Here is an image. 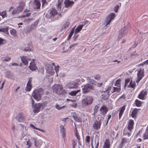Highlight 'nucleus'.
<instances>
[{"mask_svg": "<svg viewBox=\"0 0 148 148\" xmlns=\"http://www.w3.org/2000/svg\"><path fill=\"white\" fill-rule=\"evenodd\" d=\"M44 91L42 88H39L35 90L32 94L34 98L37 100H39L41 99V96L43 94Z\"/></svg>", "mask_w": 148, "mask_h": 148, "instance_id": "nucleus-1", "label": "nucleus"}, {"mask_svg": "<svg viewBox=\"0 0 148 148\" xmlns=\"http://www.w3.org/2000/svg\"><path fill=\"white\" fill-rule=\"evenodd\" d=\"M53 92H55L58 95L63 94V89L62 85L55 84L52 87Z\"/></svg>", "mask_w": 148, "mask_h": 148, "instance_id": "nucleus-2", "label": "nucleus"}, {"mask_svg": "<svg viewBox=\"0 0 148 148\" xmlns=\"http://www.w3.org/2000/svg\"><path fill=\"white\" fill-rule=\"evenodd\" d=\"M95 87L92 85L89 84H86L84 85L83 88H82V92L84 94L88 93L91 90H94Z\"/></svg>", "mask_w": 148, "mask_h": 148, "instance_id": "nucleus-3", "label": "nucleus"}, {"mask_svg": "<svg viewBox=\"0 0 148 148\" xmlns=\"http://www.w3.org/2000/svg\"><path fill=\"white\" fill-rule=\"evenodd\" d=\"M92 97L90 96L85 97L82 100V103L83 106H86L91 104L93 101Z\"/></svg>", "mask_w": 148, "mask_h": 148, "instance_id": "nucleus-4", "label": "nucleus"}, {"mask_svg": "<svg viewBox=\"0 0 148 148\" xmlns=\"http://www.w3.org/2000/svg\"><path fill=\"white\" fill-rule=\"evenodd\" d=\"M115 16L116 15L114 13H111L110 14L106 20L105 22V23H106V26L110 24L111 22L114 19Z\"/></svg>", "mask_w": 148, "mask_h": 148, "instance_id": "nucleus-5", "label": "nucleus"}, {"mask_svg": "<svg viewBox=\"0 0 148 148\" xmlns=\"http://www.w3.org/2000/svg\"><path fill=\"white\" fill-rule=\"evenodd\" d=\"M144 70L143 69H140L138 71L137 73L138 79L136 82L138 83L142 79L144 76Z\"/></svg>", "mask_w": 148, "mask_h": 148, "instance_id": "nucleus-6", "label": "nucleus"}, {"mask_svg": "<svg viewBox=\"0 0 148 148\" xmlns=\"http://www.w3.org/2000/svg\"><path fill=\"white\" fill-rule=\"evenodd\" d=\"M32 140L34 141L35 146L38 148H40L42 144V142L41 140H38L35 138H33Z\"/></svg>", "mask_w": 148, "mask_h": 148, "instance_id": "nucleus-7", "label": "nucleus"}, {"mask_svg": "<svg viewBox=\"0 0 148 148\" xmlns=\"http://www.w3.org/2000/svg\"><path fill=\"white\" fill-rule=\"evenodd\" d=\"M77 84L74 82H70L67 85V86L70 89H74L77 87Z\"/></svg>", "mask_w": 148, "mask_h": 148, "instance_id": "nucleus-8", "label": "nucleus"}, {"mask_svg": "<svg viewBox=\"0 0 148 148\" xmlns=\"http://www.w3.org/2000/svg\"><path fill=\"white\" fill-rule=\"evenodd\" d=\"M108 111V108L104 105L102 106L100 109V111L101 112L100 114L103 115H104L106 114Z\"/></svg>", "mask_w": 148, "mask_h": 148, "instance_id": "nucleus-9", "label": "nucleus"}, {"mask_svg": "<svg viewBox=\"0 0 148 148\" xmlns=\"http://www.w3.org/2000/svg\"><path fill=\"white\" fill-rule=\"evenodd\" d=\"M42 107V104L40 103L36 104L34 108V113L38 112Z\"/></svg>", "mask_w": 148, "mask_h": 148, "instance_id": "nucleus-10", "label": "nucleus"}, {"mask_svg": "<svg viewBox=\"0 0 148 148\" xmlns=\"http://www.w3.org/2000/svg\"><path fill=\"white\" fill-rule=\"evenodd\" d=\"M110 88L109 87L108 90H106V91L104 92V93L102 95V98L104 100H106L108 99L110 91L109 90L110 89Z\"/></svg>", "mask_w": 148, "mask_h": 148, "instance_id": "nucleus-11", "label": "nucleus"}, {"mask_svg": "<svg viewBox=\"0 0 148 148\" xmlns=\"http://www.w3.org/2000/svg\"><path fill=\"white\" fill-rule=\"evenodd\" d=\"M33 6L35 9H38L40 8V0H35L33 3Z\"/></svg>", "mask_w": 148, "mask_h": 148, "instance_id": "nucleus-12", "label": "nucleus"}, {"mask_svg": "<svg viewBox=\"0 0 148 148\" xmlns=\"http://www.w3.org/2000/svg\"><path fill=\"white\" fill-rule=\"evenodd\" d=\"M101 125L100 121H96L93 124V127L95 129L97 130L100 128Z\"/></svg>", "mask_w": 148, "mask_h": 148, "instance_id": "nucleus-13", "label": "nucleus"}, {"mask_svg": "<svg viewBox=\"0 0 148 148\" xmlns=\"http://www.w3.org/2000/svg\"><path fill=\"white\" fill-rule=\"evenodd\" d=\"M64 3L66 7H71L74 4V2L73 1H71L69 0H65Z\"/></svg>", "mask_w": 148, "mask_h": 148, "instance_id": "nucleus-14", "label": "nucleus"}, {"mask_svg": "<svg viewBox=\"0 0 148 148\" xmlns=\"http://www.w3.org/2000/svg\"><path fill=\"white\" fill-rule=\"evenodd\" d=\"M29 67L30 69L32 71H34L37 68L36 64L34 61H32L30 63V65Z\"/></svg>", "mask_w": 148, "mask_h": 148, "instance_id": "nucleus-15", "label": "nucleus"}, {"mask_svg": "<svg viewBox=\"0 0 148 148\" xmlns=\"http://www.w3.org/2000/svg\"><path fill=\"white\" fill-rule=\"evenodd\" d=\"M147 94V91H142L140 94L139 95L138 97L140 99L144 100L145 99V96Z\"/></svg>", "mask_w": 148, "mask_h": 148, "instance_id": "nucleus-16", "label": "nucleus"}, {"mask_svg": "<svg viewBox=\"0 0 148 148\" xmlns=\"http://www.w3.org/2000/svg\"><path fill=\"white\" fill-rule=\"evenodd\" d=\"M134 124V121L130 120L127 126V128L129 130L131 131L133 129Z\"/></svg>", "mask_w": 148, "mask_h": 148, "instance_id": "nucleus-17", "label": "nucleus"}, {"mask_svg": "<svg viewBox=\"0 0 148 148\" xmlns=\"http://www.w3.org/2000/svg\"><path fill=\"white\" fill-rule=\"evenodd\" d=\"M125 109V105L121 107L120 108V112L119 114V119H120L123 114Z\"/></svg>", "mask_w": 148, "mask_h": 148, "instance_id": "nucleus-18", "label": "nucleus"}, {"mask_svg": "<svg viewBox=\"0 0 148 148\" xmlns=\"http://www.w3.org/2000/svg\"><path fill=\"white\" fill-rule=\"evenodd\" d=\"M16 118L19 122H23L24 120V116L21 114H19L17 116Z\"/></svg>", "mask_w": 148, "mask_h": 148, "instance_id": "nucleus-19", "label": "nucleus"}, {"mask_svg": "<svg viewBox=\"0 0 148 148\" xmlns=\"http://www.w3.org/2000/svg\"><path fill=\"white\" fill-rule=\"evenodd\" d=\"M110 142L109 140L106 139L104 142V144L103 146V148H110Z\"/></svg>", "mask_w": 148, "mask_h": 148, "instance_id": "nucleus-20", "label": "nucleus"}, {"mask_svg": "<svg viewBox=\"0 0 148 148\" xmlns=\"http://www.w3.org/2000/svg\"><path fill=\"white\" fill-rule=\"evenodd\" d=\"M73 117L74 118V119L76 121L78 122H81L82 121L81 119L75 113H73Z\"/></svg>", "mask_w": 148, "mask_h": 148, "instance_id": "nucleus-21", "label": "nucleus"}, {"mask_svg": "<svg viewBox=\"0 0 148 148\" xmlns=\"http://www.w3.org/2000/svg\"><path fill=\"white\" fill-rule=\"evenodd\" d=\"M21 59L22 62L25 65H27L28 64V61L27 57L26 56H23L21 57Z\"/></svg>", "mask_w": 148, "mask_h": 148, "instance_id": "nucleus-22", "label": "nucleus"}, {"mask_svg": "<svg viewBox=\"0 0 148 148\" xmlns=\"http://www.w3.org/2000/svg\"><path fill=\"white\" fill-rule=\"evenodd\" d=\"M62 0H58V3H56L57 8L58 10H60L61 9V5L62 3Z\"/></svg>", "mask_w": 148, "mask_h": 148, "instance_id": "nucleus-23", "label": "nucleus"}, {"mask_svg": "<svg viewBox=\"0 0 148 148\" xmlns=\"http://www.w3.org/2000/svg\"><path fill=\"white\" fill-rule=\"evenodd\" d=\"M138 112V110L136 108H135L133 110L132 112L131 115L133 118H135L136 117V114Z\"/></svg>", "mask_w": 148, "mask_h": 148, "instance_id": "nucleus-24", "label": "nucleus"}, {"mask_svg": "<svg viewBox=\"0 0 148 148\" xmlns=\"http://www.w3.org/2000/svg\"><path fill=\"white\" fill-rule=\"evenodd\" d=\"M83 26V25H82L78 26L75 29V34L78 33L82 29Z\"/></svg>", "mask_w": 148, "mask_h": 148, "instance_id": "nucleus-25", "label": "nucleus"}, {"mask_svg": "<svg viewBox=\"0 0 148 148\" xmlns=\"http://www.w3.org/2000/svg\"><path fill=\"white\" fill-rule=\"evenodd\" d=\"M114 90L112 92V93H114L116 92H119L121 90V86H115L113 87Z\"/></svg>", "mask_w": 148, "mask_h": 148, "instance_id": "nucleus-26", "label": "nucleus"}, {"mask_svg": "<svg viewBox=\"0 0 148 148\" xmlns=\"http://www.w3.org/2000/svg\"><path fill=\"white\" fill-rule=\"evenodd\" d=\"M8 28L7 27H5V28H0V32H3L7 34H9L8 32Z\"/></svg>", "mask_w": 148, "mask_h": 148, "instance_id": "nucleus-27", "label": "nucleus"}, {"mask_svg": "<svg viewBox=\"0 0 148 148\" xmlns=\"http://www.w3.org/2000/svg\"><path fill=\"white\" fill-rule=\"evenodd\" d=\"M80 91L79 90H74L70 92L69 93V94L71 95L74 96H75L76 94Z\"/></svg>", "mask_w": 148, "mask_h": 148, "instance_id": "nucleus-28", "label": "nucleus"}, {"mask_svg": "<svg viewBox=\"0 0 148 148\" xmlns=\"http://www.w3.org/2000/svg\"><path fill=\"white\" fill-rule=\"evenodd\" d=\"M58 13L56 10L54 9H52L51 10L50 14L53 16H54L55 15L57 14Z\"/></svg>", "mask_w": 148, "mask_h": 148, "instance_id": "nucleus-29", "label": "nucleus"}, {"mask_svg": "<svg viewBox=\"0 0 148 148\" xmlns=\"http://www.w3.org/2000/svg\"><path fill=\"white\" fill-rule=\"evenodd\" d=\"M143 137L144 140L148 139V128H147L145 132L143 135Z\"/></svg>", "mask_w": 148, "mask_h": 148, "instance_id": "nucleus-30", "label": "nucleus"}, {"mask_svg": "<svg viewBox=\"0 0 148 148\" xmlns=\"http://www.w3.org/2000/svg\"><path fill=\"white\" fill-rule=\"evenodd\" d=\"M30 126L31 127L33 128V129L38 130L40 131L43 132H45V131L44 130L37 128L36 127H35L32 124H31L30 125Z\"/></svg>", "mask_w": 148, "mask_h": 148, "instance_id": "nucleus-31", "label": "nucleus"}, {"mask_svg": "<svg viewBox=\"0 0 148 148\" xmlns=\"http://www.w3.org/2000/svg\"><path fill=\"white\" fill-rule=\"evenodd\" d=\"M130 87L133 88H134L136 86V83L135 82H132L131 81L130 83V85L129 86Z\"/></svg>", "mask_w": 148, "mask_h": 148, "instance_id": "nucleus-32", "label": "nucleus"}, {"mask_svg": "<svg viewBox=\"0 0 148 148\" xmlns=\"http://www.w3.org/2000/svg\"><path fill=\"white\" fill-rule=\"evenodd\" d=\"M25 13V14H24V15H21V16H19V18H24L26 16H29L31 14V13H30V11H29V12H26Z\"/></svg>", "mask_w": 148, "mask_h": 148, "instance_id": "nucleus-33", "label": "nucleus"}, {"mask_svg": "<svg viewBox=\"0 0 148 148\" xmlns=\"http://www.w3.org/2000/svg\"><path fill=\"white\" fill-rule=\"evenodd\" d=\"M32 88L31 84H27V86L26 88V91H30Z\"/></svg>", "mask_w": 148, "mask_h": 148, "instance_id": "nucleus-34", "label": "nucleus"}, {"mask_svg": "<svg viewBox=\"0 0 148 148\" xmlns=\"http://www.w3.org/2000/svg\"><path fill=\"white\" fill-rule=\"evenodd\" d=\"M136 104L137 106L140 107L141 105V102L139 100L136 99L135 101Z\"/></svg>", "mask_w": 148, "mask_h": 148, "instance_id": "nucleus-35", "label": "nucleus"}, {"mask_svg": "<svg viewBox=\"0 0 148 148\" xmlns=\"http://www.w3.org/2000/svg\"><path fill=\"white\" fill-rule=\"evenodd\" d=\"M6 76L8 78H11L12 77V75L10 72L8 71L6 73Z\"/></svg>", "mask_w": 148, "mask_h": 148, "instance_id": "nucleus-36", "label": "nucleus"}, {"mask_svg": "<svg viewBox=\"0 0 148 148\" xmlns=\"http://www.w3.org/2000/svg\"><path fill=\"white\" fill-rule=\"evenodd\" d=\"M125 29V28H123L121 29L120 31V35H122V36H123L124 34H125L127 33L125 31H124Z\"/></svg>", "mask_w": 148, "mask_h": 148, "instance_id": "nucleus-37", "label": "nucleus"}, {"mask_svg": "<svg viewBox=\"0 0 148 148\" xmlns=\"http://www.w3.org/2000/svg\"><path fill=\"white\" fill-rule=\"evenodd\" d=\"M6 14V11H3L2 12H0V15L3 18L5 17Z\"/></svg>", "mask_w": 148, "mask_h": 148, "instance_id": "nucleus-38", "label": "nucleus"}, {"mask_svg": "<svg viewBox=\"0 0 148 148\" xmlns=\"http://www.w3.org/2000/svg\"><path fill=\"white\" fill-rule=\"evenodd\" d=\"M75 136L76 137H77V139L78 140H79L80 139V136H79L78 132L77 130V129L76 128H75Z\"/></svg>", "mask_w": 148, "mask_h": 148, "instance_id": "nucleus-39", "label": "nucleus"}, {"mask_svg": "<svg viewBox=\"0 0 148 148\" xmlns=\"http://www.w3.org/2000/svg\"><path fill=\"white\" fill-rule=\"evenodd\" d=\"M77 45V43L72 44L70 47H69V49H67L66 50L64 51V52H67L69 50H70V49H71V48H72V47H73L74 46H76Z\"/></svg>", "mask_w": 148, "mask_h": 148, "instance_id": "nucleus-40", "label": "nucleus"}, {"mask_svg": "<svg viewBox=\"0 0 148 148\" xmlns=\"http://www.w3.org/2000/svg\"><path fill=\"white\" fill-rule=\"evenodd\" d=\"M10 33L11 35L15 36L16 34V31L14 29H12L10 30Z\"/></svg>", "mask_w": 148, "mask_h": 148, "instance_id": "nucleus-41", "label": "nucleus"}, {"mask_svg": "<svg viewBox=\"0 0 148 148\" xmlns=\"http://www.w3.org/2000/svg\"><path fill=\"white\" fill-rule=\"evenodd\" d=\"M99 108V107L97 105H96L95 106V108L94 109V112L93 114V115L95 116V115L96 113H97V110Z\"/></svg>", "mask_w": 148, "mask_h": 148, "instance_id": "nucleus-42", "label": "nucleus"}, {"mask_svg": "<svg viewBox=\"0 0 148 148\" xmlns=\"http://www.w3.org/2000/svg\"><path fill=\"white\" fill-rule=\"evenodd\" d=\"M16 8L18 13L21 12L23 10V8L21 6H19Z\"/></svg>", "mask_w": 148, "mask_h": 148, "instance_id": "nucleus-43", "label": "nucleus"}, {"mask_svg": "<svg viewBox=\"0 0 148 148\" xmlns=\"http://www.w3.org/2000/svg\"><path fill=\"white\" fill-rule=\"evenodd\" d=\"M126 139L125 138H123L122 139L121 142L120 144V145L122 146L126 142Z\"/></svg>", "mask_w": 148, "mask_h": 148, "instance_id": "nucleus-44", "label": "nucleus"}, {"mask_svg": "<svg viewBox=\"0 0 148 148\" xmlns=\"http://www.w3.org/2000/svg\"><path fill=\"white\" fill-rule=\"evenodd\" d=\"M120 79H119L117 80L116 82L115 86H120Z\"/></svg>", "mask_w": 148, "mask_h": 148, "instance_id": "nucleus-45", "label": "nucleus"}, {"mask_svg": "<svg viewBox=\"0 0 148 148\" xmlns=\"http://www.w3.org/2000/svg\"><path fill=\"white\" fill-rule=\"evenodd\" d=\"M88 82L89 83H90L91 84H95L96 83V81L93 79H88Z\"/></svg>", "mask_w": 148, "mask_h": 148, "instance_id": "nucleus-46", "label": "nucleus"}, {"mask_svg": "<svg viewBox=\"0 0 148 148\" xmlns=\"http://www.w3.org/2000/svg\"><path fill=\"white\" fill-rule=\"evenodd\" d=\"M101 77L100 75L97 74L94 76V78L96 80H99L100 79Z\"/></svg>", "mask_w": 148, "mask_h": 148, "instance_id": "nucleus-47", "label": "nucleus"}, {"mask_svg": "<svg viewBox=\"0 0 148 148\" xmlns=\"http://www.w3.org/2000/svg\"><path fill=\"white\" fill-rule=\"evenodd\" d=\"M64 107H65V106H63L60 107L59 106V105H58L57 104H56V105L55 106L56 108L58 110H60L62 109Z\"/></svg>", "mask_w": 148, "mask_h": 148, "instance_id": "nucleus-48", "label": "nucleus"}, {"mask_svg": "<svg viewBox=\"0 0 148 148\" xmlns=\"http://www.w3.org/2000/svg\"><path fill=\"white\" fill-rule=\"evenodd\" d=\"M26 145H27V147L28 148H29L32 145V143L29 140L28 141H27Z\"/></svg>", "mask_w": 148, "mask_h": 148, "instance_id": "nucleus-49", "label": "nucleus"}, {"mask_svg": "<svg viewBox=\"0 0 148 148\" xmlns=\"http://www.w3.org/2000/svg\"><path fill=\"white\" fill-rule=\"evenodd\" d=\"M90 138L89 136H87L86 137L85 140L86 143H89L90 142Z\"/></svg>", "mask_w": 148, "mask_h": 148, "instance_id": "nucleus-50", "label": "nucleus"}, {"mask_svg": "<svg viewBox=\"0 0 148 148\" xmlns=\"http://www.w3.org/2000/svg\"><path fill=\"white\" fill-rule=\"evenodd\" d=\"M12 15L16 14L17 13H18V12L16 9L15 8L14 9L12 12Z\"/></svg>", "mask_w": 148, "mask_h": 148, "instance_id": "nucleus-51", "label": "nucleus"}, {"mask_svg": "<svg viewBox=\"0 0 148 148\" xmlns=\"http://www.w3.org/2000/svg\"><path fill=\"white\" fill-rule=\"evenodd\" d=\"M73 32H74V29H73L71 31V32L70 33V34L69 35L68 39L69 40V39H70L72 35L73 34Z\"/></svg>", "mask_w": 148, "mask_h": 148, "instance_id": "nucleus-52", "label": "nucleus"}, {"mask_svg": "<svg viewBox=\"0 0 148 148\" xmlns=\"http://www.w3.org/2000/svg\"><path fill=\"white\" fill-rule=\"evenodd\" d=\"M103 84V83L102 82L100 83H96L95 84V85L97 86L98 87H101Z\"/></svg>", "mask_w": 148, "mask_h": 148, "instance_id": "nucleus-53", "label": "nucleus"}, {"mask_svg": "<svg viewBox=\"0 0 148 148\" xmlns=\"http://www.w3.org/2000/svg\"><path fill=\"white\" fill-rule=\"evenodd\" d=\"M33 19V18H30L25 20L24 21L26 23H29Z\"/></svg>", "mask_w": 148, "mask_h": 148, "instance_id": "nucleus-54", "label": "nucleus"}, {"mask_svg": "<svg viewBox=\"0 0 148 148\" xmlns=\"http://www.w3.org/2000/svg\"><path fill=\"white\" fill-rule=\"evenodd\" d=\"M130 79L129 78L126 79L125 80L124 86H127V84L128 83H129L130 82Z\"/></svg>", "mask_w": 148, "mask_h": 148, "instance_id": "nucleus-55", "label": "nucleus"}, {"mask_svg": "<svg viewBox=\"0 0 148 148\" xmlns=\"http://www.w3.org/2000/svg\"><path fill=\"white\" fill-rule=\"evenodd\" d=\"M119 9V6L118 5H116L115 7L114 11L116 13L118 12V10Z\"/></svg>", "mask_w": 148, "mask_h": 148, "instance_id": "nucleus-56", "label": "nucleus"}, {"mask_svg": "<svg viewBox=\"0 0 148 148\" xmlns=\"http://www.w3.org/2000/svg\"><path fill=\"white\" fill-rule=\"evenodd\" d=\"M137 54L136 53V51H135L134 52L131 53V57H132L133 56H136L137 55Z\"/></svg>", "mask_w": 148, "mask_h": 148, "instance_id": "nucleus-57", "label": "nucleus"}, {"mask_svg": "<svg viewBox=\"0 0 148 148\" xmlns=\"http://www.w3.org/2000/svg\"><path fill=\"white\" fill-rule=\"evenodd\" d=\"M42 7L43 6V5H47V3L46 1V0H42Z\"/></svg>", "mask_w": 148, "mask_h": 148, "instance_id": "nucleus-58", "label": "nucleus"}, {"mask_svg": "<svg viewBox=\"0 0 148 148\" xmlns=\"http://www.w3.org/2000/svg\"><path fill=\"white\" fill-rule=\"evenodd\" d=\"M59 66H57L55 67V70L56 73H57L59 71Z\"/></svg>", "mask_w": 148, "mask_h": 148, "instance_id": "nucleus-59", "label": "nucleus"}, {"mask_svg": "<svg viewBox=\"0 0 148 148\" xmlns=\"http://www.w3.org/2000/svg\"><path fill=\"white\" fill-rule=\"evenodd\" d=\"M69 24V23H66V24L64 25V26L63 29H64L66 28L68 26Z\"/></svg>", "mask_w": 148, "mask_h": 148, "instance_id": "nucleus-60", "label": "nucleus"}, {"mask_svg": "<svg viewBox=\"0 0 148 148\" xmlns=\"http://www.w3.org/2000/svg\"><path fill=\"white\" fill-rule=\"evenodd\" d=\"M4 39L1 38H0V45H3L4 44L3 41Z\"/></svg>", "mask_w": 148, "mask_h": 148, "instance_id": "nucleus-61", "label": "nucleus"}, {"mask_svg": "<svg viewBox=\"0 0 148 148\" xmlns=\"http://www.w3.org/2000/svg\"><path fill=\"white\" fill-rule=\"evenodd\" d=\"M32 78H30L28 81V82L27 84H31V83L32 82Z\"/></svg>", "mask_w": 148, "mask_h": 148, "instance_id": "nucleus-62", "label": "nucleus"}, {"mask_svg": "<svg viewBox=\"0 0 148 148\" xmlns=\"http://www.w3.org/2000/svg\"><path fill=\"white\" fill-rule=\"evenodd\" d=\"M11 59L10 58H8L7 59H5L3 60V61L8 62Z\"/></svg>", "mask_w": 148, "mask_h": 148, "instance_id": "nucleus-63", "label": "nucleus"}, {"mask_svg": "<svg viewBox=\"0 0 148 148\" xmlns=\"http://www.w3.org/2000/svg\"><path fill=\"white\" fill-rule=\"evenodd\" d=\"M148 64V59L147 60L145 61L143 64Z\"/></svg>", "mask_w": 148, "mask_h": 148, "instance_id": "nucleus-64", "label": "nucleus"}]
</instances>
